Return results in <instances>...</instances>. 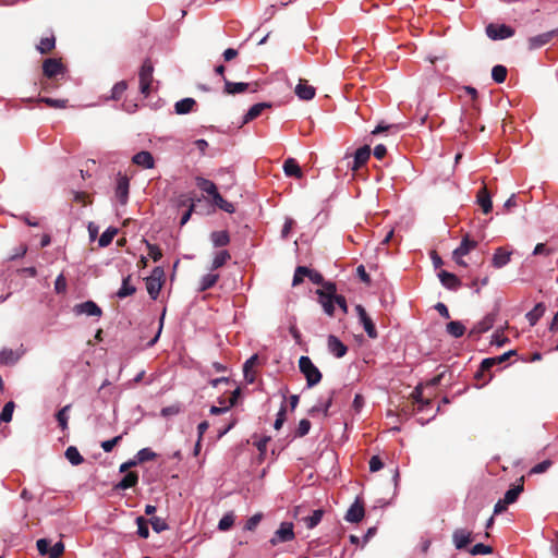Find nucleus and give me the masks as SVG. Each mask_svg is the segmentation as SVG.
<instances>
[{
	"label": "nucleus",
	"instance_id": "nucleus-32",
	"mask_svg": "<svg viewBox=\"0 0 558 558\" xmlns=\"http://www.w3.org/2000/svg\"><path fill=\"white\" fill-rule=\"evenodd\" d=\"M138 482V474L136 472H128L123 478L117 484V489H129L134 487Z\"/></svg>",
	"mask_w": 558,
	"mask_h": 558
},
{
	"label": "nucleus",
	"instance_id": "nucleus-55",
	"mask_svg": "<svg viewBox=\"0 0 558 558\" xmlns=\"http://www.w3.org/2000/svg\"><path fill=\"white\" fill-rule=\"evenodd\" d=\"M492 553H493V547L489 546V545H484L482 543H478V544L474 545L470 549V554L473 555V556H476V555H489Z\"/></svg>",
	"mask_w": 558,
	"mask_h": 558
},
{
	"label": "nucleus",
	"instance_id": "nucleus-5",
	"mask_svg": "<svg viewBox=\"0 0 558 558\" xmlns=\"http://www.w3.org/2000/svg\"><path fill=\"white\" fill-rule=\"evenodd\" d=\"M36 546L40 555H48L49 558H59L64 551V544L62 542H57L51 546V542L47 538L38 539Z\"/></svg>",
	"mask_w": 558,
	"mask_h": 558
},
{
	"label": "nucleus",
	"instance_id": "nucleus-48",
	"mask_svg": "<svg viewBox=\"0 0 558 558\" xmlns=\"http://www.w3.org/2000/svg\"><path fill=\"white\" fill-rule=\"evenodd\" d=\"M157 453L154 452L150 448H143L136 453V462L143 463L146 461H151L156 459Z\"/></svg>",
	"mask_w": 558,
	"mask_h": 558
},
{
	"label": "nucleus",
	"instance_id": "nucleus-16",
	"mask_svg": "<svg viewBox=\"0 0 558 558\" xmlns=\"http://www.w3.org/2000/svg\"><path fill=\"white\" fill-rule=\"evenodd\" d=\"M327 345L330 353L340 359L348 352V347L339 340L338 337L330 335L327 339Z\"/></svg>",
	"mask_w": 558,
	"mask_h": 558
},
{
	"label": "nucleus",
	"instance_id": "nucleus-34",
	"mask_svg": "<svg viewBox=\"0 0 558 558\" xmlns=\"http://www.w3.org/2000/svg\"><path fill=\"white\" fill-rule=\"evenodd\" d=\"M196 101L193 98H184L175 102L174 109L178 114H186L192 111Z\"/></svg>",
	"mask_w": 558,
	"mask_h": 558
},
{
	"label": "nucleus",
	"instance_id": "nucleus-50",
	"mask_svg": "<svg viewBox=\"0 0 558 558\" xmlns=\"http://www.w3.org/2000/svg\"><path fill=\"white\" fill-rule=\"evenodd\" d=\"M126 88H128V84L125 81H120V82L116 83L111 89L110 98L113 100H119L122 97V95L124 94V92L126 90Z\"/></svg>",
	"mask_w": 558,
	"mask_h": 558
},
{
	"label": "nucleus",
	"instance_id": "nucleus-8",
	"mask_svg": "<svg viewBox=\"0 0 558 558\" xmlns=\"http://www.w3.org/2000/svg\"><path fill=\"white\" fill-rule=\"evenodd\" d=\"M486 34L493 40L510 38L514 35V29L506 24H488Z\"/></svg>",
	"mask_w": 558,
	"mask_h": 558
},
{
	"label": "nucleus",
	"instance_id": "nucleus-15",
	"mask_svg": "<svg viewBox=\"0 0 558 558\" xmlns=\"http://www.w3.org/2000/svg\"><path fill=\"white\" fill-rule=\"evenodd\" d=\"M411 398L413 400V403L415 404L414 411L422 412L426 408L432 405V399L423 398V388L422 386H416L414 390L411 393Z\"/></svg>",
	"mask_w": 558,
	"mask_h": 558
},
{
	"label": "nucleus",
	"instance_id": "nucleus-49",
	"mask_svg": "<svg viewBox=\"0 0 558 558\" xmlns=\"http://www.w3.org/2000/svg\"><path fill=\"white\" fill-rule=\"evenodd\" d=\"M235 517L233 512L226 513L218 523V529L220 531H228L234 524Z\"/></svg>",
	"mask_w": 558,
	"mask_h": 558
},
{
	"label": "nucleus",
	"instance_id": "nucleus-19",
	"mask_svg": "<svg viewBox=\"0 0 558 558\" xmlns=\"http://www.w3.org/2000/svg\"><path fill=\"white\" fill-rule=\"evenodd\" d=\"M438 278L444 287L450 290H457L461 286L460 279L452 272L441 270Z\"/></svg>",
	"mask_w": 558,
	"mask_h": 558
},
{
	"label": "nucleus",
	"instance_id": "nucleus-33",
	"mask_svg": "<svg viewBox=\"0 0 558 558\" xmlns=\"http://www.w3.org/2000/svg\"><path fill=\"white\" fill-rule=\"evenodd\" d=\"M523 492V477L520 478V484L508 489L504 497V504H513L517 501L519 495Z\"/></svg>",
	"mask_w": 558,
	"mask_h": 558
},
{
	"label": "nucleus",
	"instance_id": "nucleus-3",
	"mask_svg": "<svg viewBox=\"0 0 558 558\" xmlns=\"http://www.w3.org/2000/svg\"><path fill=\"white\" fill-rule=\"evenodd\" d=\"M154 66L149 59H146L140 70V89L141 93L147 97L150 94L151 84L154 81L153 77Z\"/></svg>",
	"mask_w": 558,
	"mask_h": 558
},
{
	"label": "nucleus",
	"instance_id": "nucleus-4",
	"mask_svg": "<svg viewBox=\"0 0 558 558\" xmlns=\"http://www.w3.org/2000/svg\"><path fill=\"white\" fill-rule=\"evenodd\" d=\"M165 271L161 267H155L151 275L146 278V289L149 296L156 300L162 288Z\"/></svg>",
	"mask_w": 558,
	"mask_h": 558
},
{
	"label": "nucleus",
	"instance_id": "nucleus-61",
	"mask_svg": "<svg viewBox=\"0 0 558 558\" xmlns=\"http://www.w3.org/2000/svg\"><path fill=\"white\" fill-rule=\"evenodd\" d=\"M310 429H311V422L308 420H306V418H303L299 423V426H298V429L295 432V435L298 437H303V436L308 434Z\"/></svg>",
	"mask_w": 558,
	"mask_h": 558
},
{
	"label": "nucleus",
	"instance_id": "nucleus-22",
	"mask_svg": "<svg viewBox=\"0 0 558 558\" xmlns=\"http://www.w3.org/2000/svg\"><path fill=\"white\" fill-rule=\"evenodd\" d=\"M133 162L137 166H141L145 169L154 168L155 161L154 157L149 151L142 150L133 156Z\"/></svg>",
	"mask_w": 558,
	"mask_h": 558
},
{
	"label": "nucleus",
	"instance_id": "nucleus-41",
	"mask_svg": "<svg viewBox=\"0 0 558 558\" xmlns=\"http://www.w3.org/2000/svg\"><path fill=\"white\" fill-rule=\"evenodd\" d=\"M447 332L454 338L462 337L465 332V327L462 323L453 320L447 324Z\"/></svg>",
	"mask_w": 558,
	"mask_h": 558
},
{
	"label": "nucleus",
	"instance_id": "nucleus-58",
	"mask_svg": "<svg viewBox=\"0 0 558 558\" xmlns=\"http://www.w3.org/2000/svg\"><path fill=\"white\" fill-rule=\"evenodd\" d=\"M263 519V513L258 512L252 515L245 523V530L254 531Z\"/></svg>",
	"mask_w": 558,
	"mask_h": 558
},
{
	"label": "nucleus",
	"instance_id": "nucleus-27",
	"mask_svg": "<svg viewBox=\"0 0 558 558\" xmlns=\"http://www.w3.org/2000/svg\"><path fill=\"white\" fill-rule=\"evenodd\" d=\"M196 181V185L203 191L205 192L206 194H208L209 196H211V198L217 194L219 193L218 192V189L216 186V184L208 180V179H205L203 177H197L195 179Z\"/></svg>",
	"mask_w": 558,
	"mask_h": 558
},
{
	"label": "nucleus",
	"instance_id": "nucleus-1",
	"mask_svg": "<svg viewBox=\"0 0 558 558\" xmlns=\"http://www.w3.org/2000/svg\"><path fill=\"white\" fill-rule=\"evenodd\" d=\"M337 287L333 282H327L324 288L317 289L318 303L328 316L335 315Z\"/></svg>",
	"mask_w": 558,
	"mask_h": 558
},
{
	"label": "nucleus",
	"instance_id": "nucleus-45",
	"mask_svg": "<svg viewBox=\"0 0 558 558\" xmlns=\"http://www.w3.org/2000/svg\"><path fill=\"white\" fill-rule=\"evenodd\" d=\"M38 102H44L50 108L63 109L66 108L68 99H53L50 97H40L37 99Z\"/></svg>",
	"mask_w": 558,
	"mask_h": 558
},
{
	"label": "nucleus",
	"instance_id": "nucleus-25",
	"mask_svg": "<svg viewBox=\"0 0 558 558\" xmlns=\"http://www.w3.org/2000/svg\"><path fill=\"white\" fill-rule=\"evenodd\" d=\"M371 157V147L365 145L359 148L354 154V165L352 167L353 170H357L362 166H364Z\"/></svg>",
	"mask_w": 558,
	"mask_h": 558
},
{
	"label": "nucleus",
	"instance_id": "nucleus-12",
	"mask_svg": "<svg viewBox=\"0 0 558 558\" xmlns=\"http://www.w3.org/2000/svg\"><path fill=\"white\" fill-rule=\"evenodd\" d=\"M364 504L359 498L351 505L344 519L348 522L359 523L364 518Z\"/></svg>",
	"mask_w": 558,
	"mask_h": 558
},
{
	"label": "nucleus",
	"instance_id": "nucleus-24",
	"mask_svg": "<svg viewBox=\"0 0 558 558\" xmlns=\"http://www.w3.org/2000/svg\"><path fill=\"white\" fill-rule=\"evenodd\" d=\"M270 107L271 105L269 102H258L253 105L244 116L242 124H246L258 118L266 108Z\"/></svg>",
	"mask_w": 558,
	"mask_h": 558
},
{
	"label": "nucleus",
	"instance_id": "nucleus-38",
	"mask_svg": "<svg viewBox=\"0 0 558 558\" xmlns=\"http://www.w3.org/2000/svg\"><path fill=\"white\" fill-rule=\"evenodd\" d=\"M545 312V306L542 303H538L534 306L532 311H530L525 317L531 326L536 325L539 318L543 316Z\"/></svg>",
	"mask_w": 558,
	"mask_h": 558
},
{
	"label": "nucleus",
	"instance_id": "nucleus-40",
	"mask_svg": "<svg viewBox=\"0 0 558 558\" xmlns=\"http://www.w3.org/2000/svg\"><path fill=\"white\" fill-rule=\"evenodd\" d=\"M213 203L219 209L232 214L235 211L234 205L226 201L219 193L213 197Z\"/></svg>",
	"mask_w": 558,
	"mask_h": 558
},
{
	"label": "nucleus",
	"instance_id": "nucleus-20",
	"mask_svg": "<svg viewBox=\"0 0 558 558\" xmlns=\"http://www.w3.org/2000/svg\"><path fill=\"white\" fill-rule=\"evenodd\" d=\"M295 94L302 100H311L315 97L316 90L305 80H300L295 87Z\"/></svg>",
	"mask_w": 558,
	"mask_h": 558
},
{
	"label": "nucleus",
	"instance_id": "nucleus-63",
	"mask_svg": "<svg viewBox=\"0 0 558 558\" xmlns=\"http://www.w3.org/2000/svg\"><path fill=\"white\" fill-rule=\"evenodd\" d=\"M384 466V463L381 459L378 456H373L369 460V471L371 472H377L381 470Z\"/></svg>",
	"mask_w": 558,
	"mask_h": 558
},
{
	"label": "nucleus",
	"instance_id": "nucleus-26",
	"mask_svg": "<svg viewBox=\"0 0 558 558\" xmlns=\"http://www.w3.org/2000/svg\"><path fill=\"white\" fill-rule=\"evenodd\" d=\"M283 171L287 177H294L296 179H301L303 177V171L295 159L288 158L283 162Z\"/></svg>",
	"mask_w": 558,
	"mask_h": 558
},
{
	"label": "nucleus",
	"instance_id": "nucleus-52",
	"mask_svg": "<svg viewBox=\"0 0 558 558\" xmlns=\"http://www.w3.org/2000/svg\"><path fill=\"white\" fill-rule=\"evenodd\" d=\"M14 407H15V404L13 401H9L8 403H5V405L3 407V409L0 413V422H5V423L11 422Z\"/></svg>",
	"mask_w": 558,
	"mask_h": 558
},
{
	"label": "nucleus",
	"instance_id": "nucleus-53",
	"mask_svg": "<svg viewBox=\"0 0 558 558\" xmlns=\"http://www.w3.org/2000/svg\"><path fill=\"white\" fill-rule=\"evenodd\" d=\"M306 272H310V268H307L305 266H298L294 271L292 286L295 287V286L302 283L304 280V277H306Z\"/></svg>",
	"mask_w": 558,
	"mask_h": 558
},
{
	"label": "nucleus",
	"instance_id": "nucleus-64",
	"mask_svg": "<svg viewBox=\"0 0 558 558\" xmlns=\"http://www.w3.org/2000/svg\"><path fill=\"white\" fill-rule=\"evenodd\" d=\"M553 250L547 247L544 243H538L534 247L533 255H550Z\"/></svg>",
	"mask_w": 558,
	"mask_h": 558
},
{
	"label": "nucleus",
	"instance_id": "nucleus-37",
	"mask_svg": "<svg viewBox=\"0 0 558 558\" xmlns=\"http://www.w3.org/2000/svg\"><path fill=\"white\" fill-rule=\"evenodd\" d=\"M218 280H219L218 274H207V275L203 276L199 281L198 291L204 292V291L213 288L217 283Z\"/></svg>",
	"mask_w": 558,
	"mask_h": 558
},
{
	"label": "nucleus",
	"instance_id": "nucleus-59",
	"mask_svg": "<svg viewBox=\"0 0 558 558\" xmlns=\"http://www.w3.org/2000/svg\"><path fill=\"white\" fill-rule=\"evenodd\" d=\"M122 435L116 436L112 439L102 441L100 446L105 452H111L112 449L122 440Z\"/></svg>",
	"mask_w": 558,
	"mask_h": 558
},
{
	"label": "nucleus",
	"instance_id": "nucleus-18",
	"mask_svg": "<svg viewBox=\"0 0 558 558\" xmlns=\"http://www.w3.org/2000/svg\"><path fill=\"white\" fill-rule=\"evenodd\" d=\"M476 203L481 206L484 214H488L493 209V203H492V196L486 187L484 185L482 189L478 190L476 195Z\"/></svg>",
	"mask_w": 558,
	"mask_h": 558
},
{
	"label": "nucleus",
	"instance_id": "nucleus-47",
	"mask_svg": "<svg viewBox=\"0 0 558 558\" xmlns=\"http://www.w3.org/2000/svg\"><path fill=\"white\" fill-rule=\"evenodd\" d=\"M71 409V404L64 405L61 410H59L56 414V418L59 423V426L62 430H65L68 428V411Z\"/></svg>",
	"mask_w": 558,
	"mask_h": 558
},
{
	"label": "nucleus",
	"instance_id": "nucleus-42",
	"mask_svg": "<svg viewBox=\"0 0 558 558\" xmlns=\"http://www.w3.org/2000/svg\"><path fill=\"white\" fill-rule=\"evenodd\" d=\"M65 458L73 465H78V464L83 463V461H84V458L78 452L77 448L74 447V446H70V447L66 448V450H65Z\"/></svg>",
	"mask_w": 558,
	"mask_h": 558
},
{
	"label": "nucleus",
	"instance_id": "nucleus-30",
	"mask_svg": "<svg viewBox=\"0 0 558 558\" xmlns=\"http://www.w3.org/2000/svg\"><path fill=\"white\" fill-rule=\"evenodd\" d=\"M56 48V37L51 34L48 37H44L40 39L39 44L36 46V49L41 54H48Z\"/></svg>",
	"mask_w": 558,
	"mask_h": 558
},
{
	"label": "nucleus",
	"instance_id": "nucleus-9",
	"mask_svg": "<svg viewBox=\"0 0 558 558\" xmlns=\"http://www.w3.org/2000/svg\"><path fill=\"white\" fill-rule=\"evenodd\" d=\"M356 314L359 316L360 323L363 325L365 332L371 339H376L378 337L375 324L373 319L368 316L365 308L357 304L355 306Z\"/></svg>",
	"mask_w": 558,
	"mask_h": 558
},
{
	"label": "nucleus",
	"instance_id": "nucleus-62",
	"mask_svg": "<svg viewBox=\"0 0 558 558\" xmlns=\"http://www.w3.org/2000/svg\"><path fill=\"white\" fill-rule=\"evenodd\" d=\"M551 461L550 460H545L541 463H537L536 465H534L531 470V473H534V474H541V473H544L546 472L549 466L551 465Z\"/></svg>",
	"mask_w": 558,
	"mask_h": 558
},
{
	"label": "nucleus",
	"instance_id": "nucleus-13",
	"mask_svg": "<svg viewBox=\"0 0 558 558\" xmlns=\"http://www.w3.org/2000/svg\"><path fill=\"white\" fill-rule=\"evenodd\" d=\"M130 181L128 177L119 174L117 180L116 196L121 205H125L129 199Z\"/></svg>",
	"mask_w": 558,
	"mask_h": 558
},
{
	"label": "nucleus",
	"instance_id": "nucleus-6",
	"mask_svg": "<svg viewBox=\"0 0 558 558\" xmlns=\"http://www.w3.org/2000/svg\"><path fill=\"white\" fill-rule=\"evenodd\" d=\"M66 71L65 65L61 59L48 58L43 62V74L48 80L56 78L58 75H63Z\"/></svg>",
	"mask_w": 558,
	"mask_h": 558
},
{
	"label": "nucleus",
	"instance_id": "nucleus-56",
	"mask_svg": "<svg viewBox=\"0 0 558 558\" xmlns=\"http://www.w3.org/2000/svg\"><path fill=\"white\" fill-rule=\"evenodd\" d=\"M149 523L151 524L153 530L157 533L163 532L169 527L166 521L159 517H153L149 520Z\"/></svg>",
	"mask_w": 558,
	"mask_h": 558
},
{
	"label": "nucleus",
	"instance_id": "nucleus-36",
	"mask_svg": "<svg viewBox=\"0 0 558 558\" xmlns=\"http://www.w3.org/2000/svg\"><path fill=\"white\" fill-rule=\"evenodd\" d=\"M131 276L123 278L122 286L117 292V296L119 299H124L126 296L133 295L136 292V288L130 283Z\"/></svg>",
	"mask_w": 558,
	"mask_h": 558
},
{
	"label": "nucleus",
	"instance_id": "nucleus-14",
	"mask_svg": "<svg viewBox=\"0 0 558 558\" xmlns=\"http://www.w3.org/2000/svg\"><path fill=\"white\" fill-rule=\"evenodd\" d=\"M496 315L490 313L476 323L470 331V336H478L488 331L495 323Z\"/></svg>",
	"mask_w": 558,
	"mask_h": 558
},
{
	"label": "nucleus",
	"instance_id": "nucleus-17",
	"mask_svg": "<svg viewBox=\"0 0 558 558\" xmlns=\"http://www.w3.org/2000/svg\"><path fill=\"white\" fill-rule=\"evenodd\" d=\"M452 541L457 549H463L472 542V532L457 529L452 534Z\"/></svg>",
	"mask_w": 558,
	"mask_h": 558
},
{
	"label": "nucleus",
	"instance_id": "nucleus-21",
	"mask_svg": "<svg viewBox=\"0 0 558 558\" xmlns=\"http://www.w3.org/2000/svg\"><path fill=\"white\" fill-rule=\"evenodd\" d=\"M510 257H511L510 251H507L505 247H498L495 250L492 265L495 268H501L510 262Z\"/></svg>",
	"mask_w": 558,
	"mask_h": 558
},
{
	"label": "nucleus",
	"instance_id": "nucleus-54",
	"mask_svg": "<svg viewBox=\"0 0 558 558\" xmlns=\"http://www.w3.org/2000/svg\"><path fill=\"white\" fill-rule=\"evenodd\" d=\"M145 243H146V247H147L148 255L150 256V258L154 262H158L162 257V252L159 248V246L156 244H151L146 240H145Z\"/></svg>",
	"mask_w": 558,
	"mask_h": 558
},
{
	"label": "nucleus",
	"instance_id": "nucleus-46",
	"mask_svg": "<svg viewBox=\"0 0 558 558\" xmlns=\"http://www.w3.org/2000/svg\"><path fill=\"white\" fill-rule=\"evenodd\" d=\"M323 515L324 510L317 509L313 511L312 515L304 518L303 521L308 529H313L322 521Z\"/></svg>",
	"mask_w": 558,
	"mask_h": 558
},
{
	"label": "nucleus",
	"instance_id": "nucleus-2",
	"mask_svg": "<svg viewBox=\"0 0 558 558\" xmlns=\"http://www.w3.org/2000/svg\"><path fill=\"white\" fill-rule=\"evenodd\" d=\"M300 372L306 379L307 387H313L322 380L320 371L314 365L308 356H301L299 360Z\"/></svg>",
	"mask_w": 558,
	"mask_h": 558
},
{
	"label": "nucleus",
	"instance_id": "nucleus-28",
	"mask_svg": "<svg viewBox=\"0 0 558 558\" xmlns=\"http://www.w3.org/2000/svg\"><path fill=\"white\" fill-rule=\"evenodd\" d=\"M477 242L474 240H471L470 236L466 234L463 236L460 245L454 250V255H468L472 250L476 248Z\"/></svg>",
	"mask_w": 558,
	"mask_h": 558
},
{
	"label": "nucleus",
	"instance_id": "nucleus-43",
	"mask_svg": "<svg viewBox=\"0 0 558 558\" xmlns=\"http://www.w3.org/2000/svg\"><path fill=\"white\" fill-rule=\"evenodd\" d=\"M507 73V68L501 64H497L492 69V77L497 84H501L506 81Z\"/></svg>",
	"mask_w": 558,
	"mask_h": 558
},
{
	"label": "nucleus",
	"instance_id": "nucleus-11",
	"mask_svg": "<svg viewBox=\"0 0 558 558\" xmlns=\"http://www.w3.org/2000/svg\"><path fill=\"white\" fill-rule=\"evenodd\" d=\"M74 313L76 315H87V316H95L100 317L102 315V310L94 302V301H86L80 304H76L73 308Z\"/></svg>",
	"mask_w": 558,
	"mask_h": 558
},
{
	"label": "nucleus",
	"instance_id": "nucleus-29",
	"mask_svg": "<svg viewBox=\"0 0 558 558\" xmlns=\"http://www.w3.org/2000/svg\"><path fill=\"white\" fill-rule=\"evenodd\" d=\"M210 240L215 247H223L230 243V235L226 230L214 231L210 234Z\"/></svg>",
	"mask_w": 558,
	"mask_h": 558
},
{
	"label": "nucleus",
	"instance_id": "nucleus-60",
	"mask_svg": "<svg viewBox=\"0 0 558 558\" xmlns=\"http://www.w3.org/2000/svg\"><path fill=\"white\" fill-rule=\"evenodd\" d=\"M306 277L314 283L320 284L322 288H324V284H326L328 281L324 280V277L320 272L310 269V272H306Z\"/></svg>",
	"mask_w": 558,
	"mask_h": 558
},
{
	"label": "nucleus",
	"instance_id": "nucleus-44",
	"mask_svg": "<svg viewBox=\"0 0 558 558\" xmlns=\"http://www.w3.org/2000/svg\"><path fill=\"white\" fill-rule=\"evenodd\" d=\"M118 233V229L117 228H108L99 238V241H98V244L100 247H106L108 246L113 238L117 235Z\"/></svg>",
	"mask_w": 558,
	"mask_h": 558
},
{
	"label": "nucleus",
	"instance_id": "nucleus-10",
	"mask_svg": "<svg viewBox=\"0 0 558 558\" xmlns=\"http://www.w3.org/2000/svg\"><path fill=\"white\" fill-rule=\"evenodd\" d=\"M556 36H558V28L530 37L527 39V47L530 50L542 48Z\"/></svg>",
	"mask_w": 558,
	"mask_h": 558
},
{
	"label": "nucleus",
	"instance_id": "nucleus-31",
	"mask_svg": "<svg viewBox=\"0 0 558 558\" xmlns=\"http://www.w3.org/2000/svg\"><path fill=\"white\" fill-rule=\"evenodd\" d=\"M225 89L223 92L228 95H235L244 93L248 88L247 83H233L223 77Z\"/></svg>",
	"mask_w": 558,
	"mask_h": 558
},
{
	"label": "nucleus",
	"instance_id": "nucleus-39",
	"mask_svg": "<svg viewBox=\"0 0 558 558\" xmlns=\"http://www.w3.org/2000/svg\"><path fill=\"white\" fill-rule=\"evenodd\" d=\"M19 354L12 349H3L0 352V363L5 365H13L19 360Z\"/></svg>",
	"mask_w": 558,
	"mask_h": 558
},
{
	"label": "nucleus",
	"instance_id": "nucleus-35",
	"mask_svg": "<svg viewBox=\"0 0 558 558\" xmlns=\"http://www.w3.org/2000/svg\"><path fill=\"white\" fill-rule=\"evenodd\" d=\"M231 259V254L227 250H221L216 253L213 264H211V270H216L227 264Z\"/></svg>",
	"mask_w": 558,
	"mask_h": 558
},
{
	"label": "nucleus",
	"instance_id": "nucleus-23",
	"mask_svg": "<svg viewBox=\"0 0 558 558\" xmlns=\"http://www.w3.org/2000/svg\"><path fill=\"white\" fill-rule=\"evenodd\" d=\"M258 359L257 354H253L243 365L244 378L248 384H253L255 381L256 375L255 372H253V367L258 363Z\"/></svg>",
	"mask_w": 558,
	"mask_h": 558
},
{
	"label": "nucleus",
	"instance_id": "nucleus-51",
	"mask_svg": "<svg viewBox=\"0 0 558 558\" xmlns=\"http://www.w3.org/2000/svg\"><path fill=\"white\" fill-rule=\"evenodd\" d=\"M148 523L149 521H147L144 517H138L136 519L137 534L142 538H147L149 536Z\"/></svg>",
	"mask_w": 558,
	"mask_h": 558
},
{
	"label": "nucleus",
	"instance_id": "nucleus-57",
	"mask_svg": "<svg viewBox=\"0 0 558 558\" xmlns=\"http://www.w3.org/2000/svg\"><path fill=\"white\" fill-rule=\"evenodd\" d=\"M68 283L63 274H60L54 281V290L58 294H64L66 292Z\"/></svg>",
	"mask_w": 558,
	"mask_h": 558
},
{
	"label": "nucleus",
	"instance_id": "nucleus-7",
	"mask_svg": "<svg viewBox=\"0 0 558 558\" xmlns=\"http://www.w3.org/2000/svg\"><path fill=\"white\" fill-rule=\"evenodd\" d=\"M294 537L293 523L282 522L279 529L274 533V536L269 539V543L271 546H277L280 543L291 542Z\"/></svg>",
	"mask_w": 558,
	"mask_h": 558
}]
</instances>
